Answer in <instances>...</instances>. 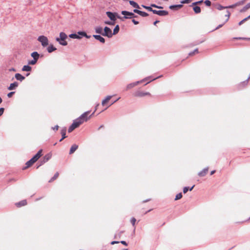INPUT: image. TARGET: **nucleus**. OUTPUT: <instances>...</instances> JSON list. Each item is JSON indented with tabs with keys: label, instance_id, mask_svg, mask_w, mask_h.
Listing matches in <instances>:
<instances>
[{
	"label": "nucleus",
	"instance_id": "nucleus-29",
	"mask_svg": "<svg viewBox=\"0 0 250 250\" xmlns=\"http://www.w3.org/2000/svg\"><path fill=\"white\" fill-rule=\"evenodd\" d=\"M78 34H71L69 35V37L72 39H80L81 37Z\"/></svg>",
	"mask_w": 250,
	"mask_h": 250
},
{
	"label": "nucleus",
	"instance_id": "nucleus-31",
	"mask_svg": "<svg viewBox=\"0 0 250 250\" xmlns=\"http://www.w3.org/2000/svg\"><path fill=\"white\" fill-rule=\"evenodd\" d=\"M229 17H225V19H224V21L223 22V23L222 24H219L216 28L215 29H219V28H220L221 27H222L223 26V25L226 22H227L228 20H229Z\"/></svg>",
	"mask_w": 250,
	"mask_h": 250
},
{
	"label": "nucleus",
	"instance_id": "nucleus-30",
	"mask_svg": "<svg viewBox=\"0 0 250 250\" xmlns=\"http://www.w3.org/2000/svg\"><path fill=\"white\" fill-rule=\"evenodd\" d=\"M245 1H246V0H241L239 1L233 5V7L244 4V3L245 2Z\"/></svg>",
	"mask_w": 250,
	"mask_h": 250
},
{
	"label": "nucleus",
	"instance_id": "nucleus-59",
	"mask_svg": "<svg viewBox=\"0 0 250 250\" xmlns=\"http://www.w3.org/2000/svg\"><path fill=\"white\" fill-rule=\"evenodd\" d=\"M10 71H16V69L14 68H11L9 69Z\"/></svg>",
	"mask_w": 250,
	"mask_h": 250
},
{
	"label": "nucleus",
	"instance_id": "nucleus-28",
	"mask_svg": "<svg viewBox=\"0 0 250 250\" xmlns=\"http://www.w3.org/2000/svg\"><path fill=\"white\" fill-rule=\"evenodd\" d=\"M129 3L134 8H140L139 5L136 2L133 0H130Z\"/></svg>",
	"mask_w": 250,
	"mask_h": 250
},
{
	"label": "nucleus",
	"instance_id": "nucleus-14",
	"mask_svg": "<svg viewBox=\"0 0 250 250\" xmlns=\"http://www.w3.org/2000/svg\"><path fill=\"white\" fill-rule=\"evenodd\" d=\"M208 170V167L205 168L202 171H200L198 174L200 177L205 176L207 173Z\"/></svg>",
	"mask_w": 250,
	"mask_h": 250
},
{
	"label": "nucleus",
	"instance_id": "nucleus-56",
	"mask_svg": "<svg viewBox=\"0 0 250 250\" xmlns=\"http://www.w3.org/2000/svg\"><path fill=\"white\" fill-rule=\"evenodd\" d=\"M230 13L228 10L226 11V13L225 14V16H230Z\"/></svg>",
	"mask_w": 250,
	"mask_h": 250
},
{
	"label": "nucleus",
	"instance_id": "nucleus-51",
	"mask_svg": "<svg viewBox=\"0 0 250 250\" xmlns=\"http://www.w3.org/2000/svg\"><path fill=\"white\" fill-rule=\"evenodd\" d=\"M15 92H11L10 93H9L8 94H7V96L9 98H10L12 96V95L14 94Z\"/></svg>",
	"mask_w": 250,
	"mask_h": 250
},
{
	"label": "nucleus",
	"instance_id": "nucleus-44",
	"mask_svg": "<svg viewBox=\"0 0 250 250\" xmlns=\"http://www.w3.org/2000/svg\"><path fill=\"white\" fill-rule=\"evenodd\" d=\"M75 128L71 125L68 128V132H72Z\"/></svg>",
	"mask_w": 250,
	"mask_h": 250
},
{
	"label": "nucleus",
	"instance_id": "nucleus-62",
	"mask_svg": "<svg viewBox=\"0 0 250 250\" xmlns=\"http://www.w3.org/2000/svg\"><path fill=\"white\" fill-rule=\"evenodd\" d=\"M194 187V185H193L191 188H189V190L190 191L192 190V189Z\"/></svg>",
	"mask_w": 250,
	"mask_h": 250
},
{
	"label": "nucleus",
	"instance_id": "nucleus-60",
	"mask_svg": "<svg viewBox=\"0 0 250 250\" xmlns=\"http://www.w3.org/2000/svg\"><path fill=\"white\" fill-rule=\"evenodd\" d=\"M99 105V104H97L95 106V110H94V112H95L97 109V107Z\"/></svg>",
	"mask_w": 250,
	"mask_h": 250
},
{
	"label": "nucleus",
	"instance_id": "nucleus-64",
	"mask_svg": "<svg viewBox=\"0 0 250 250\" xmlns=\"http://www.w3.org/2000/svg\"><path fill=\"white\" fill-rule=\"evenodd\" d=\"M159 22V21H155L154 22V25H156V24L157 22Z\"/></svg>",
	"mask_w": 250,
	"mask_h": 250
},
{
	"label": "nucleus",
	"instance_id": "nucleus-11",
	"mask_svg": "<svg viewBox=\"0 0 250 250\" xmlns=\"http://www.w3.org/2000/svg\"><path fill=\"white\" fill-rule=\"evenodd\" d=\"M18 86V83L17 82H14L10 84L8 87L9 90H12L15 89Z\"/></svg>",
	"mask_w": 250,
	"mask_h": 250
},
{
	"label": "nucleus",
	"instance_id": "nucleus-7",
	"mask_svg": "<svg viewBox=\"0 0 250 250\" xmlns=\"http://www.w3.org/2000/svg\"><path fill=\"white\" fill-rule=\"evenodd\" d=\"M112 35L113 34L111 30L108 27H105L104 28V32L103 33V36H106L108 38H111Z\"/></svg>",
	"mask_w": 250,
	"mask_h": 250
},
{
	"label": "nucleus",
	"instance_id": "nucleus-47",
	"mask_svg": "<svg viewBox=\"0 0 250 250\" xmlns=\"http://www.w3.org/2000/svg\"><path fill=\"white\" fill-rule=\"evenodd\" d=\"M189 190V188L187 187H184L183 188V192L184 193H186Z\"/></svg>",
	"mask_w": 250,
	"mask_h": 250
},
{
	"label": "nucleus",
	"instance_id": "nucleus-6",
	"mask_svg": "<svg viewBox=\"0 0 250 250\" xmlns=\"http://www.w3.org/2000/svg\"><path fill=\"white\" fill-rule=\"evenodd\" d=\"M152 12L153 14L157 15L158 16H167L168 14V12L166 10H157L152 9Z\"/></svg>",
	"mask_w": 250,
	"mask_h": 250
},
{
	"label": "nucleus",
	"instance_id": "nucleus-39",
	"mask_svg": "<svg viewBox=\"0 0 250 250\" xmlns=\"http://www.w3.org/2000/svg\"><path fill=\"white\" fill-rule=\"evenodd\" d=\"M72 125L76 128L77 127H78V126H79V125H78V124L77 123V122L75 121V120H74L73 121V122L72 124Z\"/></svg>",
	"mask_w": 250,
	"mask_h": 250
},
{
	"label": "nucleus",
	"instance_id": "nucleus-33",
	"mask_svg": "<svg viewBox=\"0 0 250 250\" xmlns=\"http://www.w3.org/2000/svg\"><path fill=\"white\" fill-rule=\"evenodd\" d=\"M66 131V128H64L61 130V134L62 137V139H64L66 137V136H65Z\"/></svg>",
	"mask_w": 250,
	"mask_h": 250
},
{
	"label": "nucleus",
	"instance_id": "nucleus-24",
	"mask_svg": "<svg viewBox=\"0 0 250 250\" xmlns=\"http://www.w3.org/2000/svg\"><path fill=\"white\" fill-rule=\"evenodd\" d=\"M51 157V155L50 154H47L45 155L43 158L42 163H44L47 162Z\"/></svg>",
	"mask_w": 250,
	"mask_h": 250
},
{
	"label": "nucleus",
	"instance_id": "nucleus-21",
	"mask_svg": "<svg viewBox=\"0 0 250 250\" xmlns=\"http://www.w3.org/2000/svg\"><path fill=\"white\" fill-rule=\"evenodd\" d=\"M78 146L77 145L74 144L72 145L70 148L69 153L72 154L73 153H74L78 148Z\"/></svg>",
	"mask_w": 250,
	"mask_h": 250
},
{
	"label": "nucleus",
	"instance_id": "nucleus-18",
	"mask_svg": "<svg viewBox=\"0 0 250 250\" xmlns=\"http://www.w3.org/2000/svg\"><path fill=\"white\" fill-rule=\"evenodd\" d=\"M191 7H193V9L195 14H199L201 12V8L199 6L195 5V6H191Z\"/></svg>",
	"mask_w": 250,
	"mask_h": 250
},
{
	"label": "nucleus",
	"instance_id": "nucleus-42",
	"mask_svg": "<svg viewBox=\"0 0 250 250\" xmlns=\"http://www.w3.org/2000/svg\"><path fill=\"white\" fill-rule=\"evenodd\" d=\"M204 3L206 4V5L207 6H210V5H211V2L209 0H205Z\"/></svg>",
	"mask_w": 250,
	"mask_h": 250
},
{
	"label": "nucleus",
	"instance_id": "nucleus-17",
	"mask_svg": "<svg viewBox=\"0 0 250 250\" xmlns=\"http://www.w3.org/2000/svg\"><path fill=\"white\" fill-rule=\"evenodd\" d=\"M95 30L97 33L103 35L104 32L102 27L100 26H97L95 27Z\"/></svg>",
	"mask_w": 250,
	"mask_h": 250
},
{
	"label": "nucleus",
	"instance_id": "nucleus-63",
	"mask_svg": "<svg viewBox=\"0 0 250 250\" xmlns=\"http://www.w3.org/2000/svg\"><path fill=\"white\" fill-rule=\"evenodd\" d=\"M123 17L125 18V19H128V18H131L132 17L125 16V17Z\"/></svg>",
	"mask_w": 250,
	"mask_h": 250
},
{
	"label": "nucleus",
	"instance_id": "nucleus-34",
	"mask_svg": "<svg viewBox=\"0 0 250 250\" xmlns=\"http://www.w3.org/2000/svg\"><path fill=\"white\" fill-rule=\"evenodd\" d=\"M78 34L81 36H84L87 39H89L90 37V36H88L84 32H78Z\"/></svg>",
	"mask_w": 250,
	"mask_h": 250
},
{
	"label": "nucleus",
	"instance_id": "nucleus-45",
	"mask_svg": "<svg viewBox=\"0 0 250 250\" xmlns=\"http://www.w3.org/2000/svg\"><path fill=\"white\" fill-rule=\"evenodd\" d=\"M136 219L135 218H132L131 219V223L132 224L133 226H135V222H136Z\"/></svg>",
	"mask_w": 250,
	"mask_h": 250
},
{
	"label": "nucleus",
	"instance_id": "nucleus-49",
	"mask_svg": "<svg viewBox=\"0 0 250 250\" xmlns=\"http://www.w3.org/2000/svg\"><path fill=\"white\" fill-rule=\"evenodd\" d=\"M4 109L3 107L0 108V116H1L4 112Z\"/></svg>",
	"mask_w": 250,
	"mask_h": 250
},
{
	"label": "nucleus",
	"instance_id": "nucleus-20",
	"mask_svg": "<svg viewBox=\"0 0 250 250\" xmlns=\"http://www.w3.org/2000/svg\"><path fill=\"white\" fill-rule=\"evenodd\" d=\"M250 8V3H247L243 8L239 9V11L243 13Z\"/></svg>",
	"mask_w": 250,
	"mask_h": 250
},
{
	"label": "nucleus",
	"instance_id": "nucleus-36",
	"mask_svg": "<svg viewBox=\"0 0 250 250\" xmlns=\"http://www.w3.org/2000/svg\"><path fill=\"white\" fill-rule=\"evenodd\" d=\"M203 2V0H199V1L193 2L191 4V6H195V5L197 6L198 5H200V4H202Z\"/></svg>",
	"mask_w": 250,
	"mask_h": 250
},
{
	"label": "nucleus",
	"instance_id": "nucleus-43",
	"mask_svg": "<svg viewBox=\"0 0 250 250\" xmlns=\"http://www.w3.org/2000/svg\"><path fill=\"white\" fill-rule=\"evenodd\" d=\"M250 17H247L239 22V25H241L245 21H246Z\"/></svg>",
	"mask_w": 250,
	"mask_h": 250
},
{
	"label": "nucleus",
	"instance_id": "nucleus-55",
	"mask_svg": "<svg viewBox=\"0 0 250 250\" xmlns=\"http://www.w3.org/2000/svg\"><path fill=\"white\" fill-rule=\"evenodd\" d=\"M132 21L134 23V24H137L139 23V22L138 21L135 20L134 19H133Z\"/></svg>",
	"mask_w": 250,
	"mask_h": 250
},
{
	"label": "nucleus",
	"instance_id": "nucleus-2",
	"mask_svg": "<svg viewBox=\"0 0 250 250\" xmlns=\"http://www.w3.org/2000/svg\"><path fill=\"white\" fill-rule=\"evenodd\" d=\"M42 150H40L38 153L30 160L26 163V167H30L34 163H35L42 156Z\"/></svg>",
	"mask_w": 250,
	"mask_h": 250
},
{
	"label": "nucleus",
	"instance_id": "nucleus-22",
	"mask_svg": "<svg viewBox=\"0 0 250 250\" xmlns=\"http://www.w3.org/2000/svg\"><path fill=\"white\" fill-rule=\"evenodd\" d=\"M26 204H27L26 201L25 200H24L21 202L16 203V206H17L18 207H21V206H23L26 205Z\"/></svg>",
	"mask_w": 250,
	"mask_h": 250
},
{
	"label": "nucleus",
	"instance_id": "nucleus-19",
	"mask_svg": "<svg viewBox=\"0 0 250 250\" xmlns=\"http://www.w3.org/2000/svg\"><path fill=\"white\" fill-rule=\"evenodd\" d=\"M57 48L53 45V44H50L48 47L47 48V50L48 52L51 53L54 51H55Z\"/></svg>",
	"mask_w": 250,
	"mask_h": 250
},
{
	"label": "nucleus",
	"instance_id": "nucleus-37",
	"mask_svg": "<svg viewBox=\"0 0 250 250\" xmlns=\"http://www.w3.org/2000/svg\"><path fill=\"white\" fill-rule=\"evenodd\" d=\"M37 62V60L33 59V60H32L29 61L28 62V64H30V65H34Z\"/></svg>",
	"mask_w": 250,
	"mask_h": 250
},
{
	"label": "nucleus",
	"instance_id": "nucleus-27",
	"mask_svg": "<svg viewBox=\"0 0 250 250\" xmlns=\"http://www.w3.org/2000/svg\"><path fill=\"white\" fill-rule=\"evenodd\" d=\"M23 71H30L31 70V67L28 65H24L22 68Z\"/></svg>",
	"mask_w": 250,
	"mask_h": 250
},
{
	"label": "nucleus",
	"instance_id": "nucleus-9",
	"mask_svg": "<svg viewBox=\"0 0 250 250\" xmlns=\"http://www.w3.org/2000/svg\"><path fill=\"white\" fill-rule=\"evenodd\" d=\"M112 97V96L108 95L105 97V98L102 101V105L103 106H106V107L110 104L109 102Z\"/></svg>",
	"mask_w": 250,
	"mask_h": 250
},
{
	"label": "nucleus",
	"instance_id": "nucleus-3",
	"mask_svg": "<svg viewBox=\"0 0 250 250\" xmlns=\"http://www.w3.org/2000/svg\"><path fill=\"white\" fill-rule=\"evenodd\" d=\"M37 40L39 42L43 47H46L49 45V41L48 38L43 35L40 36L38 37Z\"/></svg>",
	"mask_w": 250,
	"mask_h": 250
},
{
	"label": "nucleus",
	"instance_id": "nucleus-48",
	"mask_svg": "<svg viewBox=\"0 0 250 250\" xmlns=\"http://www.w3.org/2000/svg\"><path fill=\"white\" fill-rule=\"evenodd\" d=\"M191 0H183L181 2V3H189Z\"/></svg>",
	"mask_w": 250,
	"mask_h": 250
},
{
	"label": "nucleus",
	"instance_id": "nucleus-23",
	"mask_svg": "<svg viewBox=\"0 0 250 250\" xmlns=\"http://www.w3.org/2000/svg\"><path fill=\"white\" fill-rule=\"evenodd\" d=\"M148 95H149L148 92H138L136 93V96L138 97H143Z\"/></svg>",
	"mask_w": 250,
	"mask_h": 250
},
{
	"label": "nucleus",
	"instance_id": "nucleus-12",
	"mask_svg": "<svg viewBox=\"0 0 250 250\" xmlns=\"http://www.w3.org/2000/svg\"><path fill=\"white\" fill-rule=\"evenodd\" d=\"M183 7L182 4L172 5L169 6V8L172 10H178Z\"/></svg>",
	"mask_w": 250,
	"mask_h": 250
},
{
	"label": "nucleus",
	"instance_id": "nucleus-54",
	"mask_svg": "<svg viewBox=\"0 0 250 250\" xmlns=\"http://www.w3.org/2000/svg\"><path fill=\"white\" fill-rule=\"evenodd\" d=\"M121 243H122V244H123L124 245L126 246L127 245V244L125 241H121Z\"/></svg>",
	"mask_w": 250,
	"mask_h": 250
},
{
	"label": "nucleus",
	"instance_id": "nucleus-46",
	"mask_svg": "<svg viewBox=\"0 0 250 250\" xmlns=\"http://www.w3.org/2000/svg\"><path fill=\"white\" fill-rule=\"evenodd\" d=\"M198 49H195L193 52H190L189 53V55H193V54H194L195 53H198Z\"/></svg>",
	"mask_w": 250,
	"mask_h": 250
},
{
	"label": "nucleus",
	"instance_id": "nucleus-50",
	"mask_svg": "<svg viewBox=\"0 0 250 250\" xmlns=\"http://www.w3.org/2000/svg\"><path fill=\"white\" fill-rule=\"evenodd\" d=\"M151 6L152 8L153 7H155V8H158V9L162 8V7H161V6H157L156 5H155L154 4H151Z\"/></svg>",
	"mask_w": 250,
	"mask_h": 250
},
{
	"label": "nucleus",
	"instance_id": "nucleus-52",
	"mask_svg": "<svg viewBox=\"0 0 250 250\" xmlns=\"http://www.w3.org/2000/svg\"><path fill=\"white\" fill-rule=\"evenodd\" d=\"M59 126L58 125H55L54 127H52V129L55 131H56L58 129Z\"/></svg>",
	"mask_w": 250,
	"mask_h": 250
},
{
	"label": "nucleus",
	"instance_id": "nucleus-35",
	"mask_svg": "<svg viewBox=\"0 0 250 250\" xmlns=\"http://www.w3.org/2000/svg\"><path fill=\"white\" fill-rule=\"evenodd\" d=\"M107 16H119V14L116 12H106Z\"/></svg>",
	"mask_w": 250,
	"mask_h": 250
},
{
	"label": "nucleus",
	"instance_id": "nucleus-26",
	"mask_svg": "<svg viewBox=\"0 0 250 250\" xmlns=\"http://www.w3.org/2000/svg\"><path fill=\"white\" fill-rule=\"evenodd\" d=\"M121 13L124 16H135L133 13L128 12L127 11H122Z\"/></svg>",
	"mask_w": 250,
	"mask_h": 250
},
{
	"label": "nucleus",
	"instance_id": "nucleus-41",
	"mask_svg": "<svg viewBox=\"0 0 250 250\" xmlns=\"http://www.w3.org/2000/svg\"><path fill=\"white\" fill-rule=\"evenodd\" d=\"M142 6L143 7H144L145 8H146V9H147L148 11H152V8L151 7V6H145L144 5H142Z\"/></svg>",
	"mask_w": 250,
	"mask_h": 250
},
{
	"label": "nucleus",
	"instance_id": "nucleus-32",
	"mask_svg": "<svg viewBox=\"0 0 250 250\" xmlns=\"http://www.w3.org/2000/svg\"><path fill=\"white\" fill-rule=\"evenodd\" d=\"M119 31V26L118 25H117L113 30V32L112 33L113 35H115L117 34Z\"/></svg>",
	"mask_w": 250,
	"mask_h": 250
},
{
	"label": "nucleus",
	"instance_id": "nucleus-61",
	"mask_svg": "<svg viewBox=\"0 0 250 250\" xmlns=\"http://www.w3.org/2000/svg\"><path fill=\"white\" fill-rule=\"evenodd\" d=\"M215 170H212L210 172V175H213L215 173Z\"/></svg>",
	"mask_w": 250,
	"mask_h": 250
},
{
	"label": "nucleus",
	"instance_id": "nucleus-40",
	"mask_svg": "<svg viewBox=\"0 0 250 250\" xmlns=\"http://www.w3.org/2000/svg\"><path fill=\"white\" fill-rule=\"evenodd\" d=\"M119 99H120V98H118L117 100H116L115 101H112V102L106 107H105V108L104 110L107 109L110 106H111L112 104H113L115 102H116L118 100H119Z\"/></svg>",
	"mask_w": 250,
	"mask_h": 250
},
{
	"label": "nucleus",
	"instance_id": "nucleus-58",
	"mask_svg": "<svg viewBox=\"0 0 250 250\" xmlns=\"http://www.w3.org/2000/svg\"><path fill=\"white\" fill-rule=\"evenodd\" d=\"M75 120L77 122L79 125H80L82 124V123L79 121H78L77 119H75Z\"/></svg>",
	"mask_w": 250,
	"mask_h": 250
},
{
	"label": "nucleus",
	"instance_id": "nucleus-53",
	"mask_svg": "<svg viewBox=\"0 0 250 250\" xmlns=\"http://www.w3.org/2000/svg\"><path fill=\"white\" fill-rule=\"evenodd\" d=\"M58 175H59V173H58V172H57V173H56L54 175V177L52 178V179H53V180L55 179L56 178H57L58 177Z\"/></svg>",
	"mask_w": 250,
	"mask_h": 250
},
{
	"label": "nucleus",
	"instance_id": "nucleus-57",
	"mask_svg": "<svg viewBox=\"0 0 250 250\" xmlns=\"http://www.w3.org/2000/svg\"><path fill=\"white\" fill-rule=\"evenodd\" d=\"M119 243V242H118V241H112V242H111V245H114L115 244H117V243Z\"/></svg>",
	"mask_w": 250,
	"mask_h": 250
},
{
	"label": "nucleus",
	"instance_id": "nucleus-15",
	"mask_svg": "<svg viewBox=\"0 0 250 250\" xmlns=\"http://www.w3.org/2000/svg\"><path fill=\"white\" fill-rule=\"evenodd\" d=\"M133 12L135 13L139 14L140 16H149L147 13L136 9H134L133 10Z\"/></svg>",
	"mask_w": 250,
	"mask_h": 250
},
{
	"label": "nucleus",
	"instance_id": "nucleus-5",
	"mask_svg": "<svg viewBox=\"0 0 250 250\" xmlns=\"http://www.w3.org/2000/svg\"><path fill=\"white\" fill-rule=\"evenodd\" d=\"M118 17H108V20H104V23L108 25H114ZM119 18L120 17H118Z\"/></svg>",
	"mask_w": 250,
	"mask_h": 250
},
{
	"label": "nucleus",
	"instance_id": "nucleus-8",
	"mask_svg": "<svg viewBox=\"0 0 250 250\" xmlns=\"http://www.w3.org/2000/svg\"><path fill=\"white\" fill-rule=\"evenodd\" d=\"M146 79H145L142 81H137L134 83H130L127 85L126 89L128 90V89H131L133 87H134V86L139 84V83H143V82L146 81Z\"/></svg>",
	"mask_w": 250,
	"mask_h": 250
},
{
	"label": "nucleus",
	"instance_id": "nucleus-10",
	"mask_svg": "<svg viewBox=\"0 0 250 250\" xmlns=\"http://www.w3.org/2000/svg\"><path fill=\"white\" fill-rule=\"evenodd\" d=\"M215 7L218 10H222L223 9H227V8H233V5H229L228 6H223L221 5H220V4H217L216 5Z\"/></svg>",
	"mask_w": 250,
	"mask_h": 250
},
{
	"label": "nucleus",
	"instance_id": "nucleus-16",
	"mask_svg": "<svg viewBox=\"0 0 250 250\" xmlns=\"http://www.w3.org/2000/svg\"><path fill=\"white\" fill-rule=\"evenodd\" d=\"M15 77L17 80L20 81V82H22L25 79V77L20 73H16L15 75Z\"/></svg>",
	"mask_w": 250,
	"mask_h": 250
},
{
	"label": "nucleus",
	"instance_id": "nucleus-1",
	"mask_svg": "<svg viewBox=\"0 0 250 250\" xmlns=\"http://www.w3.org/2000/svg\"><path fill=\"white\" fill-rule=\"evenodd\" d=\"M67 38V35L64 32H61L59 37L56 38V41L58 43L63 46H66L67 45V42L66 41V39Z\"/></svg>",
	"mask_w": 250,
	"mask_h": 250
},
{
	"label": "nucleus",
	"instance_id": "nucleus-13",
	"mask_svg": "<svg viewBox=\"0 0 250 250\" xmlns=\"http://www.w3.org/2000/svg\"><path fill=\"white\" fill-rule=\"evenodd\" d=\"M93 37L97 40L99 41V42H101L102 43H104L105 42V40L100 35H94L93 36Z\"/></svg>",
	"mask_w": 250,
	"mask_h": 250
},
{
	"label": "nucleus",
	"instance_id": "nucleus-4",
	"mask_svg": "<svg viewBox=\"0 0 250 250\" xmlns=\"http://www.w3.org/2000/svg\"><path fill=\"white\" fill-rule=\"evenodd\" d=\"M89 113L90 111H89L84 112L79 118H77L78 120L79 121L82 123V124L84 122H86L90 118V116H87Z\"/></svg>",
	"mask_w": 250,
	"mask_h": 250
},
{
	"label": "nucleus",
	"instance_id": "nucleus-25",
	"mask_svg": "<svg viewBox=\"0 0 250 250\" xmlns=\"http://www.w3.org/2000/svg\"><path fill=\"white\" fill-rule=\"evenodd\" d=\"M31 56L34 59L38 61L39 58V54L37 52H33L31 53Z\"/></svg>",
	"mask_w": 250,
	"mask_h": 250
},
{
	"label": "nucleus",
	"instance_id": "nucleus-38",
	"mask_svg": "<svg viewBox=\"0 0 250 250\" xmlns=\"http://www.w3.org/2000/svg\"><path fill=\"white\" fill-rule=\"evenodd\" d=\"M182 197V194L181 193H179L176 195L175 200H177L180 199Z\"/></svg>",
	"mask_w": 250,
	"mask_h": 250
}]
</instances>
